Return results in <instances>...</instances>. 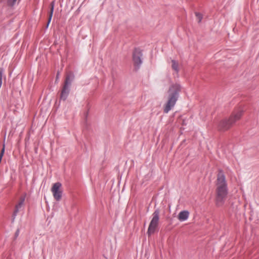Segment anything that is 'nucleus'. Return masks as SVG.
Here are the masks:
<instances>
[{"label":"nucleus","mask_w":259,"mask_h":259,"mask_svg":"<svg viewBox=\"0 0 259 259\" xmlns=\"http://www.w3.org/2000/svg\"><path fill=\"white\" fill-rule=\"evenodd\" d=\"M215 186V204L218 206H222L228 193L226 178L222 171H220L218 174Z\"/></svg>","instance_id":"1"},{"label":"nucleus","mask_w":259,"mask_h":259,"mask_svg":"<svg viewBox=\"0 0 259 259\" xmlns=\"http://www.w3.org/2000/svg\"><path fill=\"white\" fill-rule=\"evenodd\" d=\"M181 91V87L178 83L170 85L167 91V100L164 105L163 111L167 113L175 105Z\"/></svg>","instance_id":"2"},{"label":"nucleus","mask_w":259,"mask_h":259,"mask_svg":"<svg viewBox=\"0 0 259 259\" xmlns=\"http://www.w3.org/2000/svg\"><path fill=\"white\" fill-rule=\"evenodd\" d=\"M159 210L156 209L152 215V218L150 223L147 231V233L149 235L153 234L158 227L159 220Z\"/></svg>","instance_id":"3"},{"label":"nucleus","mask_w":259,"mask_h":259,"mask_svg":"<svg viewBox=\"0 0 259 259\" xmlns=\"http://www.w3.org/2000/svg\"><path fill=\"white\" fill-rule=\"evenodd\" d=\"M73 78V76L71 74H68L65 79L64 84L62 90L60 98L63 100H65L69 93V87L71 81Z\"/></svg>","instance_id":"4"},{"label":"nucleus","mask_w":259,"mask_h":259,"mask_svg":"<svg viewBox=\"0 0 259 259\" xmlns=\"http://www.w3.org/2000/svg\"><path fill=\"white\" fill-rule=\"evenodd\" d=\"M51 192L54 199L56 201H60L62 198L63 193L62 184L59 182L54 183L51 188Z\"/></svg>","instance_id":"5"},{"label":"nucleus","mask_w":259,"mask_h":259,"mask_svg":"<svg viewBox=\"0 0 259 259\" xmlns=\"http://www.w3.org/2000/svg\"><path fill=\"white\" fill-rule=\"evenodd\" d=\"M233 124L230 118L223 119L220 121L218 124V130L223 132L226 131L228 130Z\"/></svg>","instance_id":"6"},{"label":"nucleus","mask_w":259,"mask_h":259,"mask_svg":"<svg viewBox=\"0 0 259 259\" xmlns=\"http://www.w3.org/2000/svg\"><path fill=\"white\" fill-rule=\"evenodd\" d=\"M142 52L139 49H135L133 53V61L135 67H139L142 64Z\"/></svg>","instance_id":"7"},{"label":"nucleus","mask_w":259,"mask_h":259,"mask_svg":"<svg viewBox=\"0 0 259 259\" xmlns=\"http://www.w3.org/2000/svg\"><path fill=\"white\" fill-rule=\"evenodd\" d=\"M243 109L242 108H238L235 109L232 115L230 116V119L231 120L232 122L234 123L236 121L239 120L243 115Z\"/></svg>","instance_id":"8"},{"label":"nucleus","mask_w":259,"mask_h":259,"mask_svg":"<svg viewBox=\"0 0 259 259\" xmlns=\"http://www.w3.org/2000/svg\"><path fill=\"white\" fill-rule=\"evenodd\" d=\"M25 199V195H23L20 196L18 204L15 206L14 213L16 215L17 213L19 211V209L22 207Z\"/></svg>","instance_id":"9"},{"label":"nucleus","mask_w":259,"mask_h":259,"mask_svg":"<svg viewBox=\"0 0 259 259\" xmlns=\"http://www.w3.org/2000/svg\"><path fill=\"white\" fill-rule=\"evenodd\" d=\"M189 212L187 210H184L181 211L178 216L179 221L182 222L187 220L189 217Z\"/></svg>","instance_id":"10"},{"label":"nucleus","mask_w":259,"mask_h":259,"mask_svg":"<svg viewBox=\"0 0 259 259\" xmlns=\"http://www.w3.org/2000/svg\"><path fill=\"white\" fill-rule=\"evenodd\" d=\"M54 5H55V2L53 1L51 4V10H50V14H49V17L48 19V25L51 22L52 16H53V12H54Z\"/></svg>","instance_id":"11"},{"label":"nucleus","mask_w":259,"mask_h":259,"mask_svg":"<svg viewBox=\"0 0 259 259\" xmlns=\"http://www.w3.org/2000/svg\"><path fill=\"white\" fill-rule=\"evenodd\" d=\"M171 63H172L171 67H172V69L174 70H175V71H176L177 72H178V71L179 70V63L174 60H172L171 61Z\"/></svg>","instance_id":"12"},{"label":"nucleus","mask_w":259,"mask_h":259,"mask_svg":"<svg viewBox=\"0 0 259 259\" xmlns=\"http://www.w3.org/2000/svg\"><path fill=\"white\" fill-rule=\"evenodd\" d=\"M196 15L199 19V22H200L202 18L201 15L198 13H196Z\"/></svg>","instance_id":"13"},{"label":"nucleus","mask_w":259,"mask_h":259,"mask_svg":"<svg viewBox=\"0 0 259 259\" xmlns=\"http://www.w3.org/2000/svg\"><path fill=\"white\" fill-rule=\"evenodd\" d=\"M4 71L3 70L2 68H0V78L3 77Z\"/></svg>","instance_id":"14"},{"label":"nucleus","mask_w":259,"mask_h":259,"mask_svg":"<svg viewBox=\"0 0 259 259\" xmlns=\"http://www.w3.org/2000/svg\"><path fill=\"white\" fill-rule=\"evenodd\" d=\"M2 84V78H0V88L1 87Z\"/></svg>","instance_id":"15"},{"label":"nucleus","mask_w":259,"mask_h":259,"mask_svg":"<svg viewBox=\"0 0 259 259\" xmlns=\"http://www.w3.org/2000/svg\"><path fill=\"white\" fill-rule=\"evenodd\" d=\"M16 2V0H13L12 2V4L14 5Z\"/></svg>","instance_id":"16"}]
</instances>
